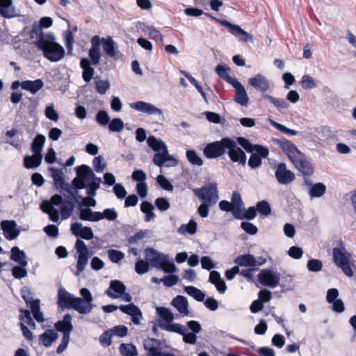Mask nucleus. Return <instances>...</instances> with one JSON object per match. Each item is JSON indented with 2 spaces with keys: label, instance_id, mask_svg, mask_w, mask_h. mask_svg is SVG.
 Segmentation results:
<instances>
[{
  "label": "nucleus",
  "instance_id": "obj_41",
  "mask_svg": "<svg viewBox=\"0 0 356 356\" xmlns=\"http://www.w3.org/2000/svg\"><path fill=\"white\" fill-rule=\"evenodd\" d=\"M154 206L152 203L144 201L140 204V210L145 214V221L149 222L155 218L154 213Z\"/></svg>",
  "mask_w": 356,
  "mask_h": 356
},
{
  "label": "nucleus",
  "instance_id": "obj_29",
  "mask_svg": "<svg viewBox=\"0 0 356 356\" xmlns=\"http://www.w3.org/2000/svg\"><path fill=\"white\" fill-rule=\"evenodd\" d=\"M148 146L156 153L165 152L168 150L167 145L160 138H156L154 136H150L147 139Z\"/></svg>",
  "mask_w": 356,
  "mask_h": 356
},
{
  "label": "nucleus",
  "instance_id": "obj_20",
  "mask_svg": "<svg viewBox=\"0 0 356 356\" xmlns=\"http://www.w3.org/2000/svg\"><path fill=\"white\" fill-rule=\"evenodd\" d=\"M126 289V286L121 281L115 280L111 281L109 287L105 293L111 298H118L125 292Z\"/></svg>",
  "mask_w": 356,
  "mask_h": 356
},
{
  "label": "nucleus",
  "instance_id": "obj_23",
  "mask_svg": "<svg viewBox=\"0 0 356 356\" xmlns=\"http://www.w3.org/2000/svg\"><path fill=\"white\" fill-rule=\"evenodd\" d=\"M76 297L68 293L64 288L60 287L58 291V305L63 308H72V302Z\"/></svg>",
  "mask_w": 356,
  "mask_h": 356
},
{
  "label": "nucleus",
  "instance_id": "obj_33",
  "mask_svg": "<svg viewBox=\"0 0 356 356\" xmlns=\"http://www.w3.org/2000/svg\"><path fill=\"white\" fill-rule=\"evenodd\" d=\"M42 161V154H33L31 156L26 155L24 158V165L27 169L36 168Z\"/></svg>",
  "mask_w": 356,
  "mask_h": 356
},
{
  "label": "nucleus",
  "instance_id": "obj_10",
  "mask_svg": "<svg viewBox=\"0 0 356 356\" xmlns=\"http://www.w3.org/2000/svg\"><path fill=\"white\" fill-rule=\"evenodd\" d=\"M258 280L263 285L275 288L279 284L280 274L268 269H264L258 275Z\"/></svg>",
  "mask_w": 356,
  "mask_h": 356
},
{
  "label": "nucleus",
  "instance_id": "obj_63",
  "mask_svg": "<svg viewBox=\"0 0 356 356\" xmlns=\"http://www.w3.org/2000/svg\"><path fill=\"white\" fill-rule=\"evenodd\" d=\"M156 181L159 184V185L164 190L168 191H173V186L171 184V183L166 179L165 177L163 175H159L156 177Z\"/></svg>",
  "mask_w": 356,
  "mask_h": 356
},
{
  "label": "nucleus",
  "instance_id": "obj_48",
  "mask_svg": "<svg viewBox=\"0 0 356 356\" xmlns=\"http://www.w3.org/2000/svg\"><path fill=\"white\" fill-rule=\"evenodd\" d=\"M119 350L122 356H136L138 355L136 346L131 343H122Z\"/></svg>",
  "mask_w": 356,
  "mask_h": 356
},
{
  "label": "nucleus",
  "instance_id": "obj_18",
  "mask_svg": "<svg viewBox=\"0 0 356 356\" xmlns=\"http://www.w3.org/2000/svg\"><path fill=\"white\" fill-rule=\"evenodd\" d=\"M248 83L254 88L262 92H266L270 88L269 81L265 76L261 74H258L255 76L250 78Z\"/></svg>",
  "mask_w": 356,
  "mask_h": 356
},
{
  "label": "nucleus",
  "instance_id": "obj_64",
  "mask_svg": "<svg viewBox=\"0 0 356 356\" xmlns=\"http://www.w3.org/2000/svg\"><path fill=\"white\" fill-rule=\"evenodd\" d=\"M95 120L100 125L106 126L110 121V117L106 111H99L95 116Z\"/></svg>",
  "mask_w": 356,
  "mask_h": 356
},
{
  "label": "nucleus",
  "instance_id": "obj_37",
  "mask_svg": "<svg viewBox=\"0 0 356 356\" xmlns=\"http://www.w3.org/2000/svg\"><path fill=\"white\" fill-rule=\"evenodd\" d=\"M54 186L57 190L60 191H65L67 192L73 197H75L78 194V191L74 189L70 184L67 183L65 181L64 177H63L61 179L54 181Z\"/></svg>",
  "mask_w": 356,
  "mask_h": 356
},
{
  "label": "nucleus",
  "instance_id": "obj_11",
  "mask_svg": "<svg viewBox=\"0 0 356 356\" xmlns=\"http://www.w3.org/2000/svg\"><path fill=\"white\" fill-rule=\"evenodd\" d=\"M154 163L159 167H175L178 165V160L173 156L168 154V150L165 152L156 153L153 157Z\"/></svg>",
  "mask_w": 356,
  "mask_h": 356
},
{
  "label": "nucleus",
  "instance_id": "obj_14",
  "mask_svg": "<svg viewBox=\"0 0 356 356\" xmlns=\"http://www.w3.org/2000/svg\"><path fill=\"white\" fill-rule=\"evenodd\" d=\"M129 106L136 111L146 113L148 115H159L163 116V112L161 109L156 108L154 105L143 101H138L131 103Z\"/></svg>",
  "mask_w": 356,
  "mask_h": 356
},
{
  "label": "nucleus",
  "instance_id": "obj_42",
  "mask_svg": "<svg viewBox=\"0 0 356 356\" xmlns=\"http://www.w3.org/2000/svg\"><path fill=\"white\" fill-rule=\"evenodd\" d=\"M76 172L78 177L86 181L88 178H95V174L92 169L86 165H81L76 168Z\"/></svg>",
  "mask_w": 356,
  "mask_h": 356
},
{
  "label": "nucleus",
  "instance_id": "obj_30",
  "mask_svg": "<svg viewBox=\"0 0 356 356\" xmlns=\"http://www.w3.org/2000/svg\"><path fill=\"white\" fill-rule=\"evenodd\" d=\"M44 86V82L42 79H36L35 81H24L22 82V88L29 91L31 94H36Z\"/></svg>",
  "mask_w": 356,
  "mask_h": 356
},
{
  "label": "nucleus",
  "instance_id": "obj_2",
  "mask_svg": "<svg viewBox=\"0 0 356 356\" xmlns=\"http://www.w3.org/2000/svg\"><path fill=\"white\" fill-rule=\"evenodd\" d=\"M195 195L202 202L198 207L197 213L202 218H207L209 208L214 206L219 199L218 191L216 184H210L193 190Z\"/></svg>",
  "mask_w": 356,
  "mask_h": 356
},
{
  "label": "nucleus",
  "instance_id": "obj_32",
  "mask_svg": "<svg viewBox=\"0 0 356 356\" xmlns=\"http://www.w3.org/2000/svg\"><path fill=\"white\" fill-rule=\"evenodd\" d=\"M72 320V316L70 314H67L64 316L62 321H58L55 323V328L58 331L62 332L63 333H66V332L70 333L73 330Z\"/></svg>",
  "mask_w": 356,
  "mask_h": 356
},
{
  "label": "nucleus",
  "instance_id": "obj_25",
  "mask_svg": "<svg viewBox=\"0 0 356 356\" xmlns=\"http://www.w3.org/2000/svg\"><path fill=\"white\" fill-rule=\"evenodd\" d=\"M95 307L92 302L82 300L81 298L76 297L72 302V308L81 314H88L91 312Z\"/></svg>",
  "mask_w": 356,
  "mask_h": 356
},
{
  "label": "nucleus",
  "instance_id": "obj_31",
  "mask_svg": "<svg viewBox=\"0 0 356 356\" xmlns=\"http://www.w3.org/2000/svg\"><path fill=\"white\" fill-rule=\"evenodd\" d=\"M230 68L227 65H218L215 67L216 73L225 81H227L229 84L233 85L235 81H237V79L235 77H232L229 74V71Z\"/></svg>",
  "mask_w": 356,
  "mask_h": 356
},
{
  "label": "nucleus",
  "instance_id": "obj_49",
  "mask_svg": "<svg viewBox=\"0 0 356 356\" xmlns=\"http://www.w3.org/2000/svg\"><path fill=\"white\" fill-rule=\"evenodd\" d=\"M91 179L92 180L88 186L87 195L90 197H94L97 195V190L99 188L102 179L96 177V175H95V178Z\"/></svg>",
  "mask_w": 356,
  "mask_h": 356
},
{
  "label": "nucleus",
  "instance_id": "obj_12",
  "mask_svg": "<svg viewBox=\"0 0 356 356\" xmlns=\"http://www.w3.org/2000/svg\"><path fill=\"white\" fill-rule=\"evenodd\" d=\"M145 258L149 265L158 269L166 259V254L161 253L154 248H146L144 251Z\"/></svg>",
  "mask_w": 356,
  "mask_h": 356
},
{
  "label": "nucleus",
  "instance_id": "obj_3",
  "mask_svg": "<svg viewBox=\"0 0 356 356\" xmlns=\"http://www.w3.org/2000/svg\"><path fill=\"white\" fill-rule=\"evenodd\" d=\"M184 13L191 17H199L200 15H205L206 16L212 18L213 20L217 21L221 25L227 27L229 29L230 33L237 37L241 41L251 42L253 40L252 36L242 29L239 26L233 24L226 20L216 19V17H212L210 14L204 13L203 10L200 9L192 7L187 8L184 10Z\"/></svg>",
  "mask_w": 356,
  "mask_h": 356
},
{
  "label": "nucleus",
  "instance_id": "obj_44",
  "mask_svg": "<svg viewBox=\"0 0 356 356\" xmlns=\"http://www.w3.org/2000/svg\"><path fill=\"white\" fill-rule=\"evenodd\" d=\"M185 292L195 300L199 302L204 300L205 294L199 289L193 286H187L184 287Z\"/></svg>",
  "mask_w": 356,
  "mask_h": 356
},
{
  "label": "nucleus",
  "instance_id": "obj_61",
  "mask_svg": "<svg viewBox=\"0 0 356 356\" xmlns=\"http://www.w3.org/2000/svg\"><path fill=\"white\" fill-rule=\"evenodd\" d=\"M108 256L113 263H118L124 258V254L122 252L113 249L108 251Z\"/></svg>",
  "mask_w": 356,
  "mask_h": 356
},
{
  "label": "nucleus",
  "instance_id": "obj_50",
  "mask_svg": "<svg viewBox=\"0 0 356 356\" xmlns=\"http://www.w3.org/2000/svg\"><path fill=\"white\" fill-rule=\"evenodd\" d=\"M186 156L191 164L197 166L203 165L202 159L197 154L195 150H187Z\"/></svg>",
  "mask_w": 356,
  "mask_h": 356
},
{
  "label": "nucleus",
  "instance_id": "obj_35",
  "mask_svg": "<svg viewBox=\"0 0 356 356\" xmlns=\"http://www.w3.org/2000/svg\"><path fill=\"white\" fill-rule=\"evenodd\" d=\"M10 259L18 263L22 266H26V254L23 250H20L18 247L15 246L11 249Z\"/></svg>",
  "mask_w": 356,
  "mask_h": 356
},
{
  "label": "nucleus",
  "instance_id": "obj_40",
  "mask_svg": "<svg viewBox=\"0 0 356 356\" xmlns=\"http://www.w3.org/2000/svg\"><path fill=\"white\" fill-rule=\"evenodd\" d=\"M46 141L45 136L42 134H38L34 138L31 143V152L33 154H41Z\"/></svg>",
  "mask_w": 356,
  "mask_h": 356
},
{
  "label": "nucleus",
  "instance_id": "obj_53",
  "mask_svg": "<svg viewBox=\"0 0 356 356\" xmlns=\"http://www.w3.org/2000/svg\"><path fill=\"white\" fill-rule=\"evenodd\" d=\"M268 121L270 122L271 125H273L274 127H275L277 129H278L280 131L284 134L289 136H296L298 134V132L296 130L287 128L286 126L275 122L271 118H269Z\"/></svg>",
  "mask_w": 356,
  "mask_h": 356
},
{
  "label": "nucleus",
  "instance_id": "obj_39",
  "mask_svg": "<svg viewBox=\"0 0 356 356\" xmlns=\"http://www.w3.org/2000/svg\"><path fill=\"white\" fill-rule=\"evenodd\" d=\"M57 332L54 330H47L40 336V340L43 346L49 347L58 338Z\"/></svg>",
  "mask_w": 356,
  "mask_h": 356
},
{
  "label": "nucleus",
  "instance_id": "obj_5",
  "mask_svg": "<svg viewBox=\"0 0 356 356\" xmlns=\"http://www.w3.org/2000/svg\"><path fill=\"white\" fill-rule=\"evenodd\" d=\"M229 138H223L220 141L210 143L204 149V155L208 159H216L222 156L229 147Z\"/></svg>",
  "mask_w": 356,
  "mask_h": 356
},
{
  "label": "nucleus",
  "instance_id": "obj_38",
  "mask_svg": "<svg viewBox=\"0 0 356 356\" xmlns=\"http://www.w3.org/2000/svg\"><path fill=\"white\" fill-rule=\"evenodd\" d=\"M159 325L160 328L163 330L178 333L179 334H184V332H186V327L179 323H174L172 322L169 323L159 322Z\"/></svg>",
  "mask_w": 356,
  "mask_h": 356
},
{
  "label": "nucleus",
  "instance_id": "obj_57",
  "mask_svg": "<svg viewBox=\"0 0 356 356\" xmlns=\"http://www.w3.org/2000/svg\"><path fill=\"white\" fill-rule=\"evenodd\" d=\"M21 314L19 315V319L24 323H27L31 327L35 329L36 327L35 323L32 319L31 313L27 309L20 310Z\"/></svg>",
  "mask_w": 356,
  "mask_h": 356
},
{
  "label": "nucleus",
  "instance_id": "obj_43",
  "mask_svg": "<svg viewBox=\"0 0 356 356\" xmlns=\"http://www.w3.org/2000/svg\"><path fill=\"white\" fill-rule=\"evenodd\" d=\"M197 228V222L193 220H191L187 225L182 224L178 228L177 232L181 235H184L186 233L193 235L196 233Z\"/></svg>",
  "mask_w": 356,
  "mask_h": 356
},
{
  "label": "nucleus",
  "instance_id": "obj_55",
  "mask_svg": "<svg viewBox=\"0 0 356 356\" xmlns=\"http://www.w3.org/2000/svg\"><path fill=\"white\" fill-rule=\"evenodd\" d=\"M264 98L268 99L271 104H273L278 109H284L287 108L289 105L288 104L282 99L275 98L269 95H265Z\"/></svg>",
  "mask_w": 356,
  "mask_h": 356
},
{
  "label": "nucleus",
  "instance_id": "obj_22",
  "mask_svg": "<svg viewBox=\"0 0 356 356\" xmlns=\"http://www.w3.org/2000/svg\"><path fill=\"white\" fill-rule=\"evenodd\" d=\"M103 49L106 56L111 58H115L118 51V47L111 36L101 38Z\"/></svg>",
  "mask_w": 356,
  "mask_h": 356
},
{
  "label": "nucleus",
  "instance_id": "obj_36",
  "mask_svg": "<svg viewBox=\"0 0 356 356\" xmlns=\"http://www.w3.org/2000/svg\"><path fill=\"white\" fill-rule=\"evenodd\" d=\"M232 205L234 207V217L235 218H241V211L243 209V202L241 195L237 192H234L232 196Z\"/></svg>",
  "mask_w": 356,
  "mask_h": 356
},
{
  "label": "nucleus",
  "instance_id": "obj_21",
  "mask_svg": "<svg viewBox=\"0 0 356 356\" xmlns=\"http://www.w3.org/2000/svg\"><path fill=\"white\" fill-rule=\"evenodd\" d=\"M232 86L236 90L234 101L242 106H247L249 98L244 86L238 81Z\"/></svg>",
  "mask_w": 356,
  "mask_h": 356
},
{
  "label": "nucleus",
  "instance_id": "obj_58",
  "mask_svg": "<svg viewBox=\"0 0 356 356\" xmlns=\"http://www.w3.org/2000/svg\"><path fill=\"white\" fill-rule=\"evenodd\" d=\"M307 268L310 272H319L323 268V263L319 259H309L307 261Z\"/></svg>",
  "mask_w": 356,
  "mask_h": 356
},
{
  "label": "nucleus",
  "instance_id": "obj_46",
  "mask_svg": "<svg viewBox=\"0 0 356 356\" xmlns=\"http://www.w3.org/2000/svg\"><path fill=\"white\" fill-rule=\"evenodd\" d=\"M326 192V186L322 183H317L312 186L309 190V195L312 198L321 197Z\"/></svg>",
  "mask_w": 356,
  "mask_h": 356
},
{
  "label": "nucleus",
  "instance_id": "obj_19",
  "mask_svg": "<svg viewBox=\"0 0 356 356\" xmlns=\"http://www.w3.org/2000/svg\"><path fill=\"white\" fill-rule=\"evenodd\" d=\"M0 15L7 19L19 16L13 0H0Z\"/></svg>",
  "mask_w": 356,
  "mask_h": 356
},
{
  "label": "nucleus",
  "instance_id": "obj_1",
  "mask_svg": "<svg viewBox=\"0 0 356 356\" xmlns=\"http://www.w3.org/2000/svg\"><path fill=\"white\" fill-rule=\"evenodd\" d=\"M31 38L38 49L43 52L44 58L51 62H58L65 56L64 48L56 42L53 34H44L40 27H33Z\"/></svg>",
  "mask_w": 356,
  "mask_h": 356
},
{
  "label": "nucleus",
  "instance_id": "obj_4",
  "mask_svg": "<svg viewBox=\"0 0 356 356\" xmlns=\"http://www.w3.org/2000/svg\"><path fill=\"white\" fill-rule=\"evenodd\" d=\"M333 261L347 277L353 276L354 272L352 269L355 266L353 255L344 246L341 245L333 248Z\"/></svg>",
  "mask_w": 356,
  "mask_h": 356
},
{
  "label": "nucleus",
  "instance_id": "obj_27",
  "mask_svg": "<svg viewBox=\"0 0 356 356\" xmlns=\"http://www.w3.org/2000/svg\"><path fill=\"white\" fill-rule=\"evenodd\" d=\"M79 217L82 220L96 222L102 220V212L93 211L90 208L81 209Z\"/></svg>",
  "mask_w": 356,
  "mask_h": 356
},
{
  "label": "nucleus",
  "instance_id": "obj_59",
  "mask_svg": "<svg viewBox=\"0 0 356 356\" xmlns=\"http://www.w3.org/2000/svg\"><path fill=\"white\" fill-rule=\"evenodd\" d=\"M149 268V263L143 259L137 261L135 264V270L139 275L145 274L148 272Z\"/></svg>",
  "mask_w": 356,
  "mask_h": 356
},
{
  "label": "nucleus",
  "instance_id": "obj_9",
  "mask_svg": "<svg viewBox=\"0 0 356 356\" xmlns=\"http://www.w3.org/2000/svg\"><path fill=\"white\" fill-rule=\"evenodd\" d=\"M228 145L229 147H227V150L231 161L245 165L247 160L245 152L238 147L237 144L231 138L229 139Z\"/></svg>",
  "mask_w": 356,
  "mask_h": 356
},
{
  "label": "nucleus",
  "instance_id": "obj_56",
  "mask_svg": "<svg viewBox=\"0 0 356 356\" xmlns=\"http://www.w3.org/2000/svg\"><path fill=\"white\" fill-rule=\"evenodd\" d=\"M124 127V124L120 118H113L108 124V129L112 132H121Z\"/></svg>",
  "mask_w": 356,
  "mask_h": 356
},
{
  "label": "nucleus",
  "instance_id": "obj_8",
  "mask_svg": "<svg viewBox=\"0 0 356 356\" xmlns=\"http://www.w3.org/2000/svg\"><path fill=\"white\" fill-rule=\"evenodd\" d=\"M275 176L280 184L287 185L295 179V174L286 168L284 163H280L275 168Z\"/></svg>",
  "mask_w": 356,
  "mask_h": 356
},
{
  "label": "nucleus",
  "instance_id": "obj_7",
  "mask_svg": "<svg viewBox=\"0 0 356 356\" xmlns=\"http://www.w3.org/2000/svg\"><path fill=\"white\" fill-rule=\"evenodd\" d=\"M266 262V258L263 257L255 258L254 255L250 254L240 255L234 259V263L238 266L250 268H256L264 264Z\"/></svg>",
  "mask_w": 356,
  "mask_h": 356
},
{
  "label": "nucleus",
  "instance_id": "obj_45",
  "mask_svg": "<svg viewBox=\"0 0 356 356\" xmlns=\"http://www.w3.org/2000/svg\"><path fill=\"white\" fill-rule=\"evenodd\" d=\"M156 314L165 321V323H172L175 316L172 312L166 307H156Z\"/></svg>",
  "mask_w": 356,
  "mask_h": 356
},
{
  "label": "nucleus",
  "instance_id": "obj_13",
  "mask_svg": "<svg viewBox=\"0 0 356 356\" xmlns=\"http://www.w3.org/2000/svg\"><path fill=\"white\" fill-rule=\"evenodd\" d=\"M91 47L88 51V56L90 59V63L93 65H98L100 63L102 53L100 51L101 38L95 35L90 40Z\"/></svg>",
  "mask_w": 356,
  "mask_h": 356
},
{
  "label": "nucleus",
  "instance_id": "obj_34",
  "mask_svg": "<svg viewBox=\"0 0 356 356\" xmlns=\"http://www.w3.org/2000/svg\"><path fill=\"white\" fill-rule=\"evenodd\" d=\"M41 210L49 215L50 220L56 222L59 220V212L58 209H55L51 203L47 201H44L40 204Z\"/></svg>",
  "mask_w": 356,
  "mask_h": 356
},
{
  "label": "nucleus",
  "instance_id": "obj_60",
  "mask_svg": "<svg viewBox=\"0 0 356 356\" xmlns=\"http://www.w3.org/2000/svg\"><path fill=\"white\" fill-rule=\"evenodd\" d=\"M158 269L163 270L165 273H172L177 271V268L175 265L173 263L168 261V255Z\"/></svg>",
  "mask_w": 356,
  "mask_h": 356
},
{
  "label": "nucleus",
  "instance_id": "obj_62",
  "mask_svg": "<svg viewBox=\"0 0 356 356\" xmlns=\"http://www.w3.org/2000/svg\"><path fill=\"white\" fill-rule=\"evenodd\" d=\"M45 116L54 122H57L59 119V115L58 112L55 110L53 104H49L47 106L44 111Z\"/></svg>",
  "mask_w": 356,
  "mask_h": 356
},
{
  "label": "nucleus",
  "instance_id": "obj_28",
  "mask_svg": "<svg viewBox=\"0 0 356 356\" xmlns=\"http://www.w3.org/2000/svg\"><path fill=\"white\" fill-rule=\"evenodd\" d=\"M80 66L83 69L82 76L83 80L88 83L91 81L94 74V69L91 67L90 61L87 58H82L80 60Z\"/></svg>",
  "mask_w": 356,
  "mask_h": 356
},
{
  "label": "nucleus",
  "instance_id": "obj_24",
  "mask_svg": "<svg viewBox=\"0 0 356 356\" xmlns=\"http://www.w3.org/2000/svg\"><path fill=\"white\" fill-rule=\"evenodd\" d=\"M280 147L282 151L288 156L289 159L293 161L302 152H300L296 146L289 140H283L279 142Z\"/></svg>",
  "mask_w": 356,
  "mask_h": 356
},
{
  "label": "nucleus",
  "instance_id": "obj_26",
  "mask_svg": "<svg viewBox=\"0 0 356 356\" xmlns=\"http://www.w3.org/2000/svg\"><path fill=\"white\" fill-rule=\"evenodd\" d=\"M171 305L183 316L188 314V302L183 296H177L172 299Z\"/></svg>",
  "mask_w": 356,
  "mask_h": 356
},
{
  "label": "nucleus",
  "instance_id": "obj_52",
  "mask_svg": "<svg viewBox=\"0 0 356 356\" xmlns=\"http://www.w3.org/2000/svg\"><path fill=\"white\" fill-rule=\"evenodd\" d=\"M300 83L302 88L306 90L312 89L317 86V82L316 80L308 74H305L302 76Z\"/></svg>",
  "mask_w": 356,
  "mask_h": 356
},
{
  "label": "nucleus",
  "instance_id": "obj_15",
  "mask_svg": "<svg viewBox=\"0 0 356 356\" xmlns=\"http://www.w3.org/2000/svg\"><path fill=\"white\" fill-rule=\"evenodd\" d=\"M297 170L304 176H311L313 174V168L307 156L301 153L293 161H291Z\"/></svg>",
  "mask_w": 356,
  "mask_h": 356
},
{
  "label": "nucleus",
  "instance_id": "obj_47",
  "mask_svg": "<svg viewBox=\"0 0 356 356\" xmlns=\"http://www.w3.org/2000/svg\"><path fill=\"white\" fill-rule=\"evenodd\" d=\"M74 204L71 200H66L60 207L62 219L70 218L74 211Z\"/></svg>",
  "mask_w": 356,
  "mask_h": 356
},
{
  "label": "nucleus",
  "instance_id": "obj_51",
  "mask_svg": "<svg viewBox=\"0 0 356 356\" xmlns=\"http://www.w3.org/2000/svg\"><path fill=\"white\" fill-rule=\"evenodd\" d=\"M95 86L96 91L101 95L106 94L110 88V83L108 81L100 79L98 77L95 79Z\"/></svg>",
  "mask_w": 356,
  "mask_h": 356
},
{
  "label": "nucleus",
  "instance_id": "obj_54",
  "mask_svg": "<svg viewBox=\"0 0 356 356\" xmlns=\"http://www.w3.org/2000/svg\"><path fill=\"white\" fill-rule=\"evenodd\" d=\"M119 309L122 312H123L126 314H128L129 316H136L137 314H140V309L137 306L134 305L133 303H131L128 305H120L119 307Z\"/></svg>",
  "mask_w": 356,
  "mask_h": 356
},
{
  "label": "nucleus",
  "instance_id": "obj_16",
  "mask_svg": "<svg viewBox=\"0 0 356 356\" xmlns=\"http://www.w3.org/2000/svg\"><path fill=\"white\" fill-rule=\"evenodd\" d=\"M15 220H3L1 222V229L7 240L12 241L17 238L19 234V230Z\"/></svg>",
  "mask_w": 356,
  "mask_h": 356
},
{
  "label": "nucleus",
  "instance_id": "obj_6",
  "mask_svg": "<svg viewBox=\"0 0 356 356\" xmlns=\"http://www.w3.org/2000/svg\"><path fill=\"white\" fill-rule=\"evenodd\" d=\"M75 248L76 249L79 255L76 263V272L74 273V275L78 276L84 270L88 264L89 259V250L86 243L80 239H77L75 243Z\"/></svg>",
  "mask_w": 356,
  "mask_h": 356
},
{
  "label": "nucleus",
  "instance_id": "obj_17",
  "mask_svg": "<svg viewBox=\"0 0 356 356\" xmlns=\"http://www.w3.org/2000/svg\"><path fill=\"white\" fill-rule=\"evenodd\" d=\"M70 230L74 236H80L86 240H91L94 238L92 229L89 227H83L80 222L72 223Z\"/></svg>",
  "mask_w": 356,
  "mask_h": 356
}]
</instances>
